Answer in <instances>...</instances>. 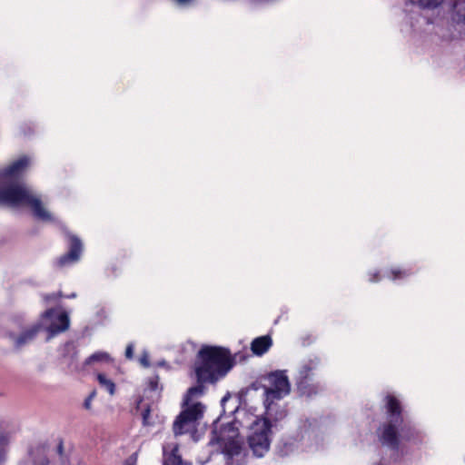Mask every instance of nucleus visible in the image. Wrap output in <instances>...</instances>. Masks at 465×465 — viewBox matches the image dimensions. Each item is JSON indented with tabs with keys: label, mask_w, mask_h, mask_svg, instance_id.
<instances>
[{
	"label": "nucleus",
	"mask_w": 465,
	"mask_h": 465,
	"mask_svg": "<svg viewBox=\"0 0 465 465\" xmlns=\"http://www.w3.org/2000/svg\"><path fill=\"white\" fill-rule=\"evenodd\" d=\"M201 363L195 372L198 383L191 387L184 397V410L176 417L173 430L175 436L189 432L195 427L197 420L202 419L204 406L195 401L204 392L203 382H213L224 376L232 367L230 351L221 347L204 346L199 351Z\"/></svg>",
	"instance_id": "obj_1"
},
{
	"label": "nucleus",
	"mask_w": 465,
	"mask_h": 465,
	"mask_svg": "<svg viewBox=\"0 0 465 465\" xmlns=\"http://www.w3.org/2000/svg\"><path fill=\"white\" fill-rule=\"evenodd\" d=\"M29 164L30 158L22 156L8 167L0 170V204L9 207L27 206L38 220L52 222L54 218L45 208L40 195L22 179Z\"/></svg>",
	"instance_id": "obj_2"
},
{
	"label": "nucleus",
	"mask_w": 465,
	"mask_h": 465,
	"mask_svg": "<svg viewBox=\"0 0 465 465\" xmlns=\"http://www.w3.org/2000/svg\"><path fill=\"white\" fill-rule=\"evenodd\" d=\"M387 423L383 426L381 433V440L383 445L392 450L399 448V430L404 432L405 426H402L401 407L400 401L392 395L386 397Z\"/></svg>",
	"instance_id": "obj_3"
},
{
	"label": "nucleus",
	"mask_w": 465,
	"mask_h": 465,
	"mask_svg": "<svg viewBox=\"0 0 465 465\" xmlns=\"http://www.w3.org/2000/svg\"><path fill=\"white\" fill-rule=\"evenodd\" d=\"M248 435V444L254 456L261 458L269 451L271 445L272 429L267 426V421L258 417H252Z\"/></svg>",
	"instance_id": "obj_4"
},
{
	"label": "nucleus",
	"mask_w": 465,
	"mask_h": 465,
	"mask_svg": "<svg viewBox=\"0 0 465 465\" xmlns=\"http://www.w3.org/2000/svg\"><path fill=\"white\" fill-rule=\"evenodd\" d=\"M262 380L264 381V399L267 401L282 400L291 391V385L285 372L276 371L264 375Z\"/></svg>",
	"instance_id": "obj_5"
},
{
	"label": "nucleus",
	"mask_w": 465,
	"mask_h": 465,
	"mask_svg": "<svg viewBox=\"0 0 465 465\" xmlns=\"http://www.w3.org/2000/svg\"><path fill=\"white\" fill-rule=\"evenodd\" d=\"M318 364L319 361L314 359L308 360L301 365L296 376V385L302 395L311 397L317 394L319 385L311 381H312V371L317 368Z\"/></svg>",
	"instance_id": "obj_6"
},
{
	"label": "nucleus",
	"mask_w": 465,
	"mask_h": 465,
	"mask_svg": "<svg viewBox=\"0 0 465 465\" xmlns=\"http://www.w3.org/2000/svg\"><path fill=\"white\" fill-rule=\"evenodd\" d=\"M43 317L51 321L47 327L50 337L65 331L70 325V320L66 312L57 313L54 309H49L43 313Z\"/></svg>",
	"instance_id": "obj_7"
},
{
	"label": "nucleus",
	"mask_w": 465,
	"mask_h": 465,
	"mask_svg": "<svg viewBox=\"0 0 465 465\" xmlns=\"http://www.w3.org/2000/svg\"><path fill=\"white\" fill-rule=\"evenodd\" d=\"M278 400L267 401V399L263 401L265 416L260 419L267 421V426L271 429L275 426L278 421L282 420L287 416L285 407L276 402Z\"/></svg>",
	"instance_id": "obj_8"
},
{
	"label": "nucleus",
	"mask_w": 465,
	"mask_h": 465,
	"mask_svg": "<svg viewBox=\"0 0 465 465\" xmlns=\"http://www.w3.org/2000/svg\"><path fill=\"white\" fill-rule=\"evenodd\" d=\"M67 236L69 239V252L58 259L57 264L60 267L76 262L80 259L83 251L82 241L76 235L67 233Z\"/></svg>",
	"instance_id": "obj_9"
},
{
	"label": "nucleus",
	"mask_w": 465,
	"mask_h": 465,
	"mask_svg": "<svg viewBox=\"0 0 465 465\" xmlns=\"http://www.w3.org/2000/svg\"><path fill=\"white\" fill-rule=\"evenodd\" d=\"M41 323H35L30 328L25 330L22 331L19 335L15 334H10V339L12 340L14 345L20 349L24 347L25 345L29 344L32 342L35 338L36 337L37 333L41 330Z\"/></svg>",
	"instance_id": "obj_10"
},
{
	"label": "nucleus",
	"mask_w": 465,
	"mask_h": 465,
	"mask_svg": "<svg viewBox=\"0 0 465 465\" xmlns=\"http://www.w3.org/2000/svg\"><path fill=\"white\" fill-rule=\"evenodd\" d=\"M272 344L270 336H261L252 341L251 349L255 355L261 356L270 349Z\"/></svg>",
	"instance_id": "obj_11"
},
{
	"label": "nucleus",
	"mask_w": 465,
	"mask_h": 465,
	"mask_svg": "<svg viewBox=\"0 0 465 465\" xmlns=\"http://www.w3.org/2000/svg\"><path fill=\"white\" fill-rule=\"evenodd\" d=\"M221 440L223 441V444L224 452L228 456L233 457L239 455L242 452V442L240 439L232 436V439L225 440V439L222 437Z\"/></svg>",
	"instance_id": "obj_12"
},
{
	"label": "nucleus",
	"mask_w": 465,
	"mask_h": 465,
	"mask_svg": "<svg viewBox=\"0 0 465 465\" xmlns=\"http://www.w3.org/2000/svg\"><path fill=\"white\" fill-rule=\"evenodd\" d=\"M411 5H415L422 10H435L439 8L444 0H407Z\"/></svg>",
	"instance_id": "obj_13"
},
{
	"label": "nucleus",
	"mask_w": 465,
	"mask_h": 465,
	"mask_svg": "<svg viewBox=\"0 0 465 465\" xmlns=\"http://www.w3.org/2000/svg\"><path fill=\"white\" fill-rule=\"evenodd\" d=\"M111 361V357L107 352L104 351H96L90 355L85 361L84 365L90 366L99 362H109Z\"/></svg>",
	"instance_id": "obj_14"
},
{
	"label": "nucleus",
	"mask_w": 465,
	"mask_h": 465,
	"mask_svg": "<svg viewBox=\"0 0 465 465\" xmlns=\"http://www.w3.org/2000/svg\"><path fill=\"white\" fill-rule=\"evenodd\" d=\"M97 380L99 384L104 388L111 395L114 394L115 385L112 380L106 378V376L103 373H99L97 375Z\"/></svg>",
	"instance_id": "obj_15"
},
{
	"label": "nucleus",
	"mask_w": 465,
	"mask_h": 465,
	"mask_svg": "<svg viewBox=\"0 0 465 465\" xmlns=\"http://www.w3.org/2000/svg\"><path fill=\"white\" fill-rule=\"evenodd\" d=\"M182 459L176 454L175 450L164 460L163 465H181Z\"/></svg>",
	"instance_id": "obj_16"
},
{
	"label": "nucleus",
	"mask_w": 465,
	"mask_h": 465,
	"mask_svg": "<svg viewBox=\"0 0 465 465\" xmlns=\"http://www.w3.org/2000/svg\"><path fill=\"white\" fill-rule=\"evenodd\" d=\"M151 410L149 407L145 408L142 412L143 424L144 426L152 425V421L150 420Z\"/></svg>",
	"instance_id": "obj_17"
},
{
	"label": "nucleus",
	"mask_w": 465,
	"mask_h": 465,
	"mask_svg": "<svg viewBox=\"0 0 465 465\" xmlns=\"http://www.w3.org/2000/svg\"><path fill=\"white\" fill-rule=\"evenodd\" d=\"M9 438L6 434H0V459H2L5 447L8 444Z\"/></svg>",
	"instance_id": "obj_18"
},
{
	"label": "nucleus",
	"mask_w": 465,
	"mask_h": 465,
	"mask_svg": "<svg viewBox=\"0 0 465 465\" xmlns=\"http://www.w3.org/2000/svg\"><path fill=\"white\" fill-rule=\"evenodd\" d=\"M96 395V392L95 391H93L90 395L88 396V398L84 401V406L86 410H90L91 409V401L95 397Z\"/></svg>",
	"instance_id": "obj_19"
},
{
	"label": "nucleus",
	"mask_w": 465,
	"mask_h": 465,
	"mask_svg": "<svg viewBox=\"0 0 465 465\" xmlns=\"http://www.w3.org/2000/svg\"><path fill=\"white\" fill-rule=\"evenodd\" d=\"M140 363L143 366V367H149L150 366V361H149V355L146 351H144L143 353V355L141 356L140 358Z\"/></svg>",
	"instance_id": "obj_20"
},
{
	"label": "nucleus",
	"mask_w": 465,
	"mask_h": 465,
	"mask_svg": "<svg viewBox=\"0 0 465 465\" xmlns=\"http://www.w3.org/2000/svg\"><path fill=\"white\" fill-rule=\"evenodd\" d=\"M159 377L155 376L149 381L150 389L155 391L158 389Z\"/></svg>",
	"instance_id": "obj_21"
},
{
	"label": "nucleus",
	"mask_w": 465,
	"mask_h": 465,
	"mask_svg": "<svg viewBox=\"0 0 465 465\" xmlns=\"http://www.w3.org/2000/svg\"><path fill=\"white\" fill-rule=\"evenodd\" d=\"M133 355H134V346H133V344H129V345H127V347L125 349V356L128 359H132Z\"/></svg>",
	"instance_id": "obj_22"
},
{
	"label": "nucleus",
	"mask_w": 465,
	"mask_h": 465,
	"mask_svg": "<svg viewBox=\"0 0 465 465\" xmlns=\"http://www.w3.org/2000/svg\"><path fill=\"white\" fill-rule=\"evenodd\" d=\"M62 297V293L59 292V293H53V294H47V295H45V301H49V300H52V299H57V298H60Z\"/></svg>",
	"instance_id": "obj_23"
},
{
	"label": "nucleus",
	"mask_w": 465,
	"mask_h": 465,
	"mask_svg": "<svg viewBox=\"0 0 465 465\" xmlns=\"http://www.w3.org/2000/svg\"><path fill=\"white\" fill-rule=\"evenodd\" d=\"M391 273L393 274V278H392L393 280L400 277L401 274H405L404 272H402L401 271H397V270L391 271Z\"/></svg>",
	"instance_id": "obj_24"
},
{
	"label": "nucleus",
	"mask_w": 465,
	"mask_h": 465,
	"mask_svg": "<svg viewBox=\"0 0 465 465\" xmlns=\"http://www.w3.org/2000/svg\"><path fill=\"white\" fill-rule=\"evenodd\" d=\"M57 451L59 453V455H63V451H64V445H63V442H60L58 444V447H57Z\"/></svg>",
	"instance_id": "obj_25"
},
{
	"label": "nucleus",
	"mask_w": 465,
	"mask_h": 465,
	"mask_svg": "<svg viewBox=\"0 0 465 465\" xmlns=\"http://www.w3.org/2000/svg\"><path fill=\"white\" fill-rule=\"evenodd\" d=\"M177 4L184 5H187L191 0H175Z\"/></svg>",
	"instance_id": "obj_26"
},
{
	"label": "nucleus",
	"mask_w": 465,
	"mask_h": 465,
	"mask_svg": "<svg viewBox=\"0 0 465 465\" xmlns=\"http://www.w3.org/2000/svg\"><path fill=\"white\" fill-rule=\"evenodd\" d=\"M378 281H379V276H378V274H375V275H373V277H372V278H371V282H378Z\"/></svg>",
	"instance_id": "obj_27"
},
{
	"label": "nucleus",
	"mask_w": 465,
	"mask_h": 465,
	"mask_svg": "<svg viewBox=\"0 0 465 465\" xmlns=\"http://www.w3.org/2000/svg\"><path fill=\"white\" fill-rule=\"evenodd\" d=\"M228 400V396H224L223 399H222V403H223L224 401H226Z\"/></svg>",
	"instance_id": "obj_28"
},
{
	"label": "nucleus",
	"mask_w": 465,
	"mask_h": 465,
	"mask_svg": "<svg viewBox=\"0 0 465 465\" xmlns=\"http://www.w3.org/2000/svg\"><path fill=\"white\" fill-rule=\"evenodd\" d=\"M75 296H76V294H75V293H72V294H70V295H69V296H67V297H68V298H74Z\"/></svg>",
	"instance_id": "obj_29"
},
{
	"label": "nucleus",
	"mask_w": 465,
	"mask_h": 465,
	"mask_svg": "<svg viewBox=\"0 0 465 465\" xmlns=\"http://www.w3.org/2000/svg\"><path fill=\"white\" fill-rule=\"evenodd\" d=\"M164 364H165V361H160V362L158 363V365H159V366H163Z\"/></svg>",
	"instance_id": "obj_30"
}]
</instances>
